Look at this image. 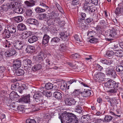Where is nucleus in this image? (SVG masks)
<instances>
[{"mask_svg":"<svg viewBox=\"0 0 123 123\" xmlns=\"http://www.w3.org/2000/svg\"><path fill=\"white\" fill-rule=\"evenodd\" d=\"M8 30L10 33H14L16 32L17 29L15 27L10 26L8 27Z\"/></svg>","mask_w":123,"mask_h":123,"instance_id":"nucleus-27","label":"nucleus"},{"mask_svg":"<svg viewBox=\"0 0 123 123\" xmlns=\"http://www.w3.org/2000/svg\"><path fill=\"white\" fill-rule=\"evenodd\" d=\"M41 92H37L33 96L34 102L36 104H43V101L41 99Z\"/></svg>","mask_w":123,"mask_h":123,"instance_id":"nucleus-1","label":"nucleus"},{"mask_svg":"<svg viewBox=\"0 0 123 123\" xmlns=\"http://www.w3.org/2000/svg\"><path fill=\"white\" fill-rule=\"evenodd\" d=\"M25 4L28 6H34L35 4L34 0H27L25 2Z\"/></svg>","mask_w":123,"mask_h":123,"instance_id":"nucleus-25","label":"nucleus"},{"mask_svg":"<svg viewBox=\"0 0 123 123\" xmlns=\"http://www.w3.org/2000/svg\"><path fill=\"white\" fill-rule=\"evenodd\" d=\"M117 88H114L110 89L108 91L110 93H116L117 90Z\"/></svg>","mask_w":123,"mask_h":123,"instance_id":"nucleus-53","label":"nucleus"},{"mask_svg":"<svg viewBox=\"0 0 123 123\" xmlns=\"http://www.w3.org/2000/svg\"><path fill=\"white\" fill-rule=\"evenodd\" d=\"M112 117L110 116H106L105 118V120L107 122H109L112 119Z\"/></svg>","mask_w":123,"mask_h":123,"instance_id":"nucleus-51","label":"nucleus"},{"mask_svg":"<svg viewBox=\"0 0 123 123\" xmlns=\"http://www.w3.org/2000/svg\"><path fill=\"white\" fill-rule=\"evenodd\" d=\"M4 70V68L3 67L0 66V76L3 75V73Z\"/></svg>","mask_w":123,"mask_h":123,"instance_id":"nucleus-62","label":"nucleus"},{"mask_svg":"<svg viewBox=\"0 0 123 123\" xmlns=\"http://www.w3.org/2000/svg\"><path fill=\"white\" fill-rule=\"evenodd\" d=\"M38 37L35 36H30L29 38L28 41L30 43H32L36 42L38 39Z\"/></svg>","mask_w":123,"mask_h":123,"instance_id":"nucleus-18","label":"nucleus"},{"mask_svg":"<svg viewBox=\"0 0 123 123\" xmlns=\"http://www.w3.org/2000/svg\"><path fill=\"white\" fill-rule=\"evenodd\" d=\"M2 6V10L4 12L10 11L11 10H12V9H11L9 6V3L3 4Z\"/></svg>","mask_w":123,"mask_h":123,"instance_id":"nucleus-12","label":"nucleus"},{"mask_svg":"<svg viewBox=\"0 0 123 123\" xmlns=\"http://www.w3.org/2000/svg\"><path fill=\"white\" fill-rule=\"evenodd\" d=\"M96 33L95 31H89L88 33L87 36H90L91 37H92L94 35L96 34Z\"/></svg>","mask_w":123,"mask_h":123,"instance_id":"nucleus-50","label":"nucleus"},{"mask_svg":"<svg viewBox=\"0 0 123 123\" xmlns=\"http://www.w3.org/2000/svg\"><path fill=\"white\" fill-rule=\"evenodd\" d=\"M23 17L21 16H19L15 18V20L17 22L19 23L23 20Z\"/></svg>","mask_w":123,"mask_h":123,"instance_id":"nucleus-47","label":"nucleus"},{"mask_svg":"<svg viewBox=\"0 0 123 123\" xmlns=\"http://www.w3.org/2000/svg\"><path fill=\"white\" fill-rule=\"evenodd\" d=\"M35 11L37 13H39L41 12H44L45 11V10L44 9H43L42 8L39 7H37L35 9Z\"/></svg>","mask_w":123,"mask_h":123,"instance_id":"nucleus-43","label":"nucleus"},{"mask_svg":"<svg viewBox=\"0 0 123 123\" xmlns=\"http://www.w3.org/2000/svg\"><path fill=\"white\" fill-rule=\"evenodd\" d=\"M31 35L30 31L26 32L22 34V38L25 39L29 37Z\"/></svg>","mask_w":123,"mask_h":123,"instance_id":"nucleus-34","label":"nucleus"},{"mask_svg":"<svg viewBox=\"0 0 123 123\" xmlns=\"http://www.w3.org/2000/svg\"><path fill=\"white\" fill-rule=\"evenodd\" d=\"M116 70L117 71L120 72L123 70V66L121 65L116 66Z\"/></svg>","mask_w":123,"mask_h":123,"instance_id":"nucleus-45","label":"nucleus"},{"mask_svg":"<svg viewBox=\"0 0 123 123\" xmlns=\"http://www.w3.org/2000/svg\"><path fill=\"white\" fill-rule=\"evenodd\" d=\"M18 5V2L14 1L10 2V3H9V6L11 9L14 7L16 8Z\"/></svg>","mask_w":123,"mask_h":123,"instance_id":"nucleus-35","label":"nucleus"},{"mask_svg":"<svg viewBox=\"0 0 123 123\" xmlns=\"http://www.w3.org/2000/svg\"><path fill=\"white\" fill-rule=\"evenodd\" d=\"M47 18V14L45 13L40 14L39 17V19L40 20L46 19Z\"/></svg>","mask_w":123,"mask_h":123,"instance_id":"nucleus-41","label":"nucleus"},{"mask_svg":"<svg viewBox=\"0 0 123 123\" xmlns=\"http://www.w3.org/2000/svg\"><path fill=\"white\" fill-rule=\"evenodd\" d=\"M27 22L29 24L37 26L39 24L38 21L37 20L30 18L26 20Z\"/></svg>","mask_w":123,"mask_h":123,"instance_id":"nucleus-9","label":"nucleus"},{"mask_svg":"<svg viewBox=\"0 0 123 123\" xmlns=\"http://www.w3.org/2000/svg\"><path fill=\"white\" fill-rule=\"evenodd\" d=\"M21 65V60L17 59L14 61L12 67L14 69L16 70L20 68Z\"/></svg>","mask_w":123,"mask_h":123,"instance_id":"nucleus-5","label":"nucleus"},{"mask_svg":"<svg viewBox=\"0 0 123 123\" xmlns=\"http://www.w3.org/2000/svg\"><path fill=\"white\" fill-rule=\"evenodd\" d=\"M60 35V38L62 39V40L65 38L66 39L68 37V36L66 35V32H60L59 33Z\"/></svg>","mask_w":123,"mask_h":123,"instance_id":"nucleus-38","label":"nucleus"},{"mask_svg":"<svg viewBox=\"0 0 123 123\" xmlns=\"http://www.w3.org/2000/svg\"><path fill=\"white\" fill-rule=\"evenodd\" d=\"M66 49V47L65 45L64 44L62 43L60 45V49L61 50H65Z\"/></svg>","mask_w":123,"mask_h":123,"instance_id":"nucleus-61","label":"nucleus"},{"mask_svg":"<svg viewBox=\"0 0 123 123\" xmlns=\"http://www.w3.org/2000/svg\"><path fill=\"white\" fill-rule=\"evenodd\" d=\"M80 90V89L75 90L71 94L72 97L76 98V96L78 95H80V96L81 92Z\"/></svg>","mask_w":123,"mask_h":123,"instance_id":"nucleus-26","label":"nucleus"},{"mask_svg":"<svg viewBox=\"0 0 123 123\" xmlns=\"http://www.w3.org/2000/svg\"><path fill=\"white\" fill-rule=\"evenodd\" d=\"M81 102H79L78 103V105H77L74 108L75 111L79 114L81 113L83 111L81 107L80 106V105H81Z\"/></svg>","mask_w":123,"mask_h":123,"instance_id":"nucleus-13","label":"nucleus"},{"mask_svg":"<svg viewBox=\"0 0 123 123\" xmlns=\"http://www.w3.org/2000/svg\"><path fill=\"white\" fill-rule=\"evenodd\" d=\"M67 87V85L66 83H63L61 86V88L63 90L66 89Z\"/></svg>","mask_w":123,"mask_h":123,"instance_id":"nucleus-60","label":"nucleus"},{"mask_svg":"<svg viewBox=\"0 0 123 123\" xmlns=\"http://www.w3.org/2000/svg\"><path fill=\"white\" fill-rule=\"evenodd\" d=\"M44 54L42 52H40L39 53L37 57V59H38V62H40L43 60V59L44 58Z\"/></svg>","mask_w":123,"mask_h":123,"instance_id":"nucleus-21","label":"nucleus"},{"mask_svg":"<svg viewBox=\"0 0 123 123\" xmlns=\"http://www.w3.org/2000/svg\"><path fill=\"white\" fill-rule=\"evenodd\" d=\"M50 38L49 36L47 34H45L43 38L42 43V44L45 45L47 44L49 42V40Z\"/></svg>","mask_w":123,"mask_h":123,"instance_id":"nucleus-14","label":"nucleus"},{"mask_svg":"<svg viewBox=\"0 0 123 123\" xmlns=\"http://www.w3.org/2000/svg\"><path fill=\"white\" fill-rule=\"evenodd\" d=\"M16 53V51L15 50L9 49L5 52V55L6 57H9L14 55Z\"/></svg>","mask_w":123,"mask_h":123,"instance_id":"nucleus-10","label":"nucleus"},{"mask_svg":"<svg viewBox=\"0 0 123 123\" xmlns=\"http://www.w3.org/2000/svg\"><path fill=\"white\" fill-rule=\"evenodd\" d=\"M107 35L110 38H116L117 36V32L114 29L109 30Z\"/></svg>","mask_w":123,"mask_h":123,"instance_id":"nucleus-8","label":"nucleus"},{"mask_svg":"<svg viewBox=\"0 0 123 123\" xmlns=\"http://www.w3.org/2000/svg\"><path fill=\"white\" fill-rule=\"evenodd\" d=\"M58 16V15L57 14L56 12H51L50 15V17H51V18L53 19L57 18Z\"/></svg>","mask_w":123,"mask_h":123,"instance_id":"nucleus-40","label":"nucleus"},{"mask_svg":"<svg viewBox=\"0 0 123 123\" xmlns=\"http://www.w3.org/2000/svg\"><path fill=\"white\" fill-rule=\"evenodd\" d=\"M81 121H82L83 123H86L87 121V118L86 116L82 117L81 119Z\"/></svg>","mask_w":123,"mask_h":123,"instance_id":"nucleus-52","label":"nucleus"},{"mask_svg":"<svg viewBox=\"0 0 123 123\" xmlns=\"http://www.w3.org/2000/svg\"><path fill=\"white\" fill-rule=\"evenodd\" d=\"M31 61L29 59H25L23 61V65L24 68L29 67V65L30 66L31 63Z\"/></svg>","mask_w":123,"mask_h":123,"instance_id":"nucleus-19","label":"nucleus"},{"mask_svg":"<svg viewBox=\"0 0 123 123\" xmlns=\"http://www.w3.org/2000/svg\"><path fill=\"white\" fill-rule=\"evenodd\" d=\"M84 9L86 11L89 12L90 9V6L89 5H84Z\"/></svg>","mask_w":123,"mask_h":123,"instance_id":"nucleus-63","label":"nucleus"},{"mask_svg":"<svg viewBox=\"0 0 123 123\" xmlns=\"http://www.w3.org/2000/svg\"><path fill=\"white\" fill-rule=\"evenodd\" d=\"M69 117H70L69 118H71L72 120L71 121L73 122V123H78L80 121V119L76 117V116H75V115L72 113H69L67 114Z\"/></svg>","mask_w":123,"mask_h":123,"instance_id":"nucleus-7","label":"nucleus"},{"mask_svg":"<svg viewBox=\"0 0 123 123\" xmlns=\"http://www.w3.org/2000/svg\"><path fill=\"white\" fill-rule=\"evenodd\" d=\"M43 94L47 97H50L51 96V92H48L47 91H44L43 92Z\"/></svg>","mask_w":123,"mask_h":123,"instance_id":"nucleus-48","label":"nucleus"},{"mask_svg":"<svg viewBox=\"0 0 123 123\" xmlns=\"http://www.w3.org/2000/svg\"><path fill=\"white\" fill-rule=\"evenodd\" d=\"M114 55L118 57L123 56V51L121 50H115Z\"/></svg>","mask_w":123,"mask_h":123,"instance_id":"nucleus-28","label":"nucleus"},{"mask_svg":"<svg viewBox=\"0 0 123 123\" xmlns=\"http://www.w3.org/2000/svg\"><path fill=\"white\" fill-rule=\"evenodd\" d=\"M74 98L73 97H70L67 98L65 100L66 104L70 106L75 105L77 101L75 100Z\"/></svg>","mask_w":123,"mask_h":123,"instance_id":"nucleus-4","label":"nucleus"},{"mask_svg":"<svg viewBox=\"0 0 123 123\" xmlns=\"http://www.w3.org/2000/svg\"><path fill=\"white\" fill-rule=\"evenodd\" d=\"M42 66L41 64H37L35 65L32 68V70L34 71H36L40 69Z\"/></svg>","mask_w":123,"mask_h":123,"instance_id":"nucleus-29","label":"nucleus"},{"mask_svg":"<svg viewBox=\"0 0 123 123\" xmlns=\"http://www.w3.org/2000/svg\"><path fill=\"white\" fill-rule=\"evenodd\" d=\"M42 29L43 31L44 32H47L48 30V28L46 25H44Z\"/></svg>","mask_w":123,"mask_h":123,"instance_id":"nucleus-64","label":"nucleus"},{"mask_svg":"<svg viewBox=\"0 0 123 123\" xmlns=\"http://www.w3.org/2000/svg\"><path fill=\"white\" fill-rule=\"evenodd\" d=\"M78 56L79 55L78 54H75L71 55L70 57L71 58L74 59L77 58Z\"/></svg>","mask_w":123,"mask_h":123,"instance_id":"nucleus-57","label":"nucleus"},{"mask_svg":"<svg viewBox=\"0 0 123 123\" xmlns=\"http://www.w3.org/2000/svg\"><path fill=\"white\" fill-rule=\"evenodd\" d=\"M26 15L28 16H30L32 14V13L31 10L28 9L27 10L25 11Z\"/></svg>","mask_w":123,"mask_h":123,"instance_id":"nucleus-49","label":"nucleus"},{"mask_svg":"<svg viewBox=\"0 0 123 123\" xmlns=\"http://www.w3.org/2000/svg\"><path fill=\"white\" fill-rule=\"evenodd\" d=\"M10 108L16 111H17V107L15 106L14 104H12L10 105Z\"/></svg>","mask_w":123,"mask_h":123,"instance_id":"nucleus-55","label":"nucleus"},{"mask_svg":"<svg viewBox=\"0 0 123 123\" xmlns=\"http://www.w3.org/2000/svg\"><path fill=\"white\" fill-rule=\"evenodd\" d=\"M30 95L29 94L22 97L20 99V100L22 102H24L25 103H29L30 102Z\"/></svg>","mask_w":123,"mask_h":123,"instance_id":"nucleus-17","label":"nucleus"},{"mask_svg":"<svg viewBox=\"0 0 123 123\" xmlns=\"http://www.w3.org/2000/svg\"><path fill=\"white\" fill-rule=\"evenodd\" d=\"M25 85L24 84H23L21 87L19 86L18 87V91L20 93H22L23 92V90L25 88Z\"/></svg>","mask_w":123,"mask_h":123,"instance_id":"nucleus-42","label":"nucleus"},{"mask_svg":"<svg viewBox=\"0 0 123 123\" xmlns=\"http://www.w3.org/2000/svg\"><path fill=\"white\" fill-rule=\"evenodd\" d=\"M2 37L4 38H8L11 36L10 33L8 30L5 29L3 33L1 34Z\"/></svg>","mask_w":123,"mask_h":123,"instance_id":"nucleus-16","label":"nucleus"},{"mask_svg":"<svg viewBox=\"0 0 123 123\" xmlns=\"http://www.w3.org/2000/svg\"><path fill=\"white\" fill-rule=\"evenodd\" d=\"M16 75L18 76H21L23 75L25 73L24 70L22 69H19L16 71L15 73Z\"/></svg>","mask_w":123,"mask_h":123,"instance_id":"nucleus-33","label":"nucleus"},{"mask_svg":"<svg viewBox=\"0 0 123 123\" xmlns=\"http://www.w3.org/2000/svg\"><path fill=\"white\" fill-rule=\"evenodd\" d=\"M53 95L54 97L59 100H61L62 98L61 94L58 92H55L53 93Z\"/></svg>","mask_w":123,"mask_h":123,"instance_id":"nucleus-22","label":"nucleus"},{"mask_svg":"<svg viewBox=\"0 0 123 123\" xmlns=\"http://www.w3.org/2000/svg\"><path fill=\"white\" fill-rule=\"evenodd\" d=\"M53 84L48 83L46 84L45 86V88L47 90H49L52 89L54 87Z\"/></svg>","mask_w":123,"mask_h":123,"instance_id":"nucleus-31","label":"nucleus"},{"mask_svg":"<svg viewBox=\"0 0 123 123\" xmlns=\"http://www.w3.org/2000/svg\"><path fill=\"white\" fill-rule=\"evenodd\" d=\"M26 123H36V122L34 119H28L26 120Z\"/></svg>","mask_w":123,"mask_h":123,"instance_id":"nucleus-54","label":"nucleus"},{"mask_svg":"<svg viewBox=\"0 0 123 123\" xmlns=\"http://www.w3.org/2000/svg\"><path fill=\"white\" fill-rule=\"evenodd\" d=\"M60 39L57 37H55L52 38L50 41V44L51 45H53L56 44L60 42Z\"/></svg>","mask_w":123,"mask_h":123,"instance_id":"nucleus-15","label":"nucleus"},{"mask_svg":"<svg viewBox=\"0 0 123 123\" xmlns=\"http://www.w3.org/2000/svg\"><path fill=\"white\" fill-rule=\"evenodd\" d=\"M93 18H89L86 19V22L87 23H90L93 20V19H95L97 17L96 14H93Z\"/></svg>","mask_w":123,"mask_h":123,"instance_id":"nucleus-37","label":"nucleus"},{"mask_svg":"<svg viewBox=\"0 0 123 123\" xmlns=\"http://www.w3.org/2000/svg\"><path fill=\"white\" fill-rule=\"evenodd\" d=\"M105 70L106 74L107 75H108L109 76H110L111 72L113 70L109 68H106Z\"/></svg>","mask_w":123,"mask_h":123,"instance_id":"nucleus-44","label":"nucleus"},{"mask_svg":"<svg viewBox=\"0 0 123 123\" xmlns=\"http://www.w3.org/2000/svg\"><path fill=\"white\" fill-rule=\"evenodd\" d=\"M107 101L109 102L111 104V106H113L116 105L117 104H118V102L117 100L115 99H112L111 101L109 100L110 99L108 98Z\"/></svg>","mask_w":123,"mask_h":123,"instance_id":"nucleus-30","label":"nucleus"},{"mask_svg":"<svg viewBox=\"0 0 123 123\" xmlns=\"http://www.w3.org/2000/svg\"><path fill=\"white\" fill-rule=\"evenodd\" d=\"M34 49V46L28 45L27 46L25 51L28 53H32Z\"/></svg>","mask_w":123,"mask_h":123,"instance_id":"nucleus-24","label":"nucleus"},{"mask_svg":"<svg viewBox=\"0 0 123 123\" xmlns=\"http://www.w3.org/2000/svg\"><path fill=\"white\" fill-rule=\"evenodd\" d=\"M18 30L20 31H23L27 29L26 26L22 23L18 24L17 26Z\"/></svg>","mask_w":123,"mask_h":123,"instance_id":"nucleus-20","label":"nucleus"},{"mask_svg":"<svg viewBox=\"0 0 123 123\" xmlns=\"http://www.w3.org/2000/svg\"><path fill=\"white\" fill-rule=\"evenodd\" d=\"M14 11L15 12L18 13H22L24 12L23 8L20 7L15 8Z\"/></svg>","mask_w":123,"mask_h":123,"instance_id":"nucleus-36","label":"nucleus"},{"mask_svg":"<svg viewBox=\"0 0 123 123\" xmlns=\"http://www.w3.org/2000/svg\"><path fill=\"white\" fill-rule=\"evenodd\" d=\"M17 111H18V112L19 113L22 114L24 111V108L22 106H17Z\"/></svg>","mask_w":123,"mask_h":123,"instance_id":"nucleus-39","label":"nucleus"},{"mask_svg":"<svg viewBox=\"0 0 123 123\" xmlns=\"http://www.w3.org/2000/svg\"><path fill=\"white\" fill-rule=\"evenodd\" d=\"M9 96L11 99H14L15 98L19 97V96L18 94L17 93L14 91H12L10 93Z\"/></svg>","mask_w":123,"mask_h":123,"instance_id":"nucleus-23","label":"nucleus"},{"mask_svg":"<svg viewBox=\"0 0 123 123\" xmlns=\"http://www.w3.org/2000/svg\"><path fill=\"white\" fill-rule=\"evenodd\" d=\"M79 3V0H72V4L74 6L77 5Z\"/></svg>","mask_w":123,"mask_h":123,"instance_id":"nucleus-59","label":"nucleus"},{"mask_svg":"<svg viewBox=\"0 0 123 123\" xmlns=\"http://www.w3.org/2000/svg\"><path fill=\"white\" fill-rule=\"evenodd\" d=\"M100 62L103 64L109 65L111 63L112 61H110L109 60H107L104 59L101 60Z\"/></svg>","mask_w":123,"mask_h":123,"instance_id":"nucleus-32","label":"nucleus"},{"mask_svg":"<svg viewBox=\"0 0 123 123\" xmlns=\"http://www.w3.org/2000/svg\"><path fill=\"white\" fill-rule=\"evenodd\" d=\"M96 8L95 7H93L92 6H90V9L89 11V13H91L94 12Z\"/></svg>","mask_w":123,"mask_h":123,"instance_id":"nucleus-56","label":"nucleus"},{"mask_svg":"<svg viewBox=\"0 0 123 123\" xmlns=\"http://www.w3.org/2000/svg\"><path fill=\"white\" fill-rule=\"evenodd\" d=\"M91 91L90 90H86L81 92L80 96L84 98L90 96L91 94Z\"/></svg>","mask_w":123,"mask_h":123,"instance_id":"nucleus-11","label":"nucleus"},{"mask_svg":"<svg viewBox=\"0 0 123 123\" xmlns=\"http://www.w3.org/2000/svg\"><path fill=\"white\" fill-rule=\"evenodd\" d=\"M98 39L95 38H92L89 40V42L91 43H94L97 41Z\"/></svg>","mask_w":123,"mask_h":123,"instance_id":"nucleus-58","label":"nucleus"},{"mask_svg":"<svg viewBox=\"0 0 123 123\" xmlns=\"http://www.w3.org/2000/svg\"><path fill=\"white\" fill-rule=\"evenodd\" d=\"M113 55H114V51L112 50L108 51L106 54V56L108 57H110Z\"/></svg>","mask_w":123,"mask_h":123,"instance_id":"nucleus-46","label":"nucleus"},{"mask_svg":"<svg viewBox=\"0 0 123 123\" xmlns=\"http://www.w3.org/2000/svg\"><path fill=\"white\" fill-rule=\"evenodd\" d=\"M118 83H116L115 81L112 80H109L108 82L105 83L104 85L106 87L109 88H117L118 87Z\"/></svg>","mask_w":123,"mask_h":123,"instance_id":"nucleus-3","label":"nucleus"},{"mask_svg":"<svg viewBox=\"0 0 123 123\" xmlns=\"http://www.w3.org/2000/svg\"><path fill=\"white\" fill-rule=\"evenodd\" d=\"M69 117H70L67 115V113L59 116V118L61 119L62 123H73L71 121V119L69 118Z\"/></svg>","mask_w":123,"mask_h":123,"instance_id":"nucleus-2","label":"nucleus"},{"mask_svg":"<svg viewBox=\"0 0 123 123\" xmlns=\"http://www.w3.org/2000/svg\"><path fill=\"white\" fill-rule=\"evenodd\" d=\"M13 45L16 49H20L23 47L24 42L22 41H16L14 42Z\"/></svg>","mask_w":123,"mask_h":123,"instance_id":"nucleus-6","label":"nucleus"}]
</instances>
